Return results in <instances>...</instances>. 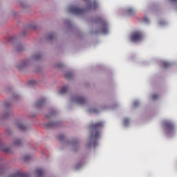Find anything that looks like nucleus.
I'll return each instance as SVG.
<instances>
[{"instance_id": "1", "label": "nucleus", "mask_w": 177, "mask_h": 177, "mask_svg": "<svg viewBox=\"0 0 177 177\" xmlns=\"http://www.w3.org/2000/svg\"><path fill=\"white\" fill-rule=\"evenodd\" d=\"M103 125H104L103 122H98L95 124L92 123L90 125V129L91 130L90 144L93 142V147H96V146H97V142L96 141L97 140L98 138H100V131L99 129H100V128H103Z\"/></svg>"}, {"instance_id": "2", "label": "nucleus", "mask_w": 177, "mask_h": 177, "mask_svg": "<svg viewBox=\"0 0 177 177\" xmlns=\"http://www.w3.org/2000/svg\"><path fill=\"white\" fill-rule=\"evenodd\" d=\"M143 39V34L140 31L133 32L130 35V41L132 42H139Z\"/></svg>"}, {"instance_id": "3", "label": "nucleus", "mask_w": 177, "mask_h": 177, "mask_svg": "<svg viewBox=\"0 0 177 177\" xmlns=\"http://www.w3.org/2000/svg\"><path fill=\"white\" fill-rule=\"evenodd\" d=\"M69 12H71V13H74L75 15H84L85 13V10L75 6H71L69 8Z\"/></svg>"}, {"instance_id": "4", "label": "nucleus", "mask_w": 177, "mask_h": 177, "mask_svg": "<svg viewBox=\"0 0 177 177\" xmlns=\"http://www.w3.org/2000/svg\"><path fill=\"white\" fill-rule=\"evenodd\" d=\"M97 21L102 24L103 26L102 28V31L104 32V34H107V32H109L107 22H106V21L103 19V18H97Z\"/></svg>"}, {"instance_id": "5", "label": "nucleus", "mask_w": 177, "mask_h": 177, "mask_svg": "<svg viewBox=\"0 0 177 177\" xmlns=\"http://www.w3.org/2000/svg\"><path fill=\"white\" fill-rule=\"evenodd\" d=\"M72 100L77 104H85L86 103L85 98L81 95H77L75 98H73Z\"/></svg>"}, {"instance_id": "6", "label": "nucleus", "mask_w": 177, "mask_h": 177, "mask_svg": "<svg viewBox=\"0 0 177 177\" xmlns=\"http://www.w3.org/2000/svg\"><path fill=\"white\" fill-rule=\"evenodd\" d=\"M165 126L167 132H172L175 129V126L174 125V123L169 121H165Z\"/></svg>"}, {"instance_id": "7", "label": "nucleus", "mask_w": 177, "mask_h": 177, "mask_svg": "<svg viewBox=\"0 0 177 177\" xmlns=\"http://www.w3.org/2000/svg\"><path fill=\"white\" fill-rule=\"evenodd\" d=\"M8 177H28V176L17 170L15 172H14L12 174L10 175Z\"/></svg>"}, {"instance_id": "8", "label": "nucleus", "mask_w": 177, "mask_h": 177, "mask_svg": "<svg viewBox=\"0 0 177 177\" xmlns=\"http://www.w3.org/2000/svg\"><path fill=\"white\" fill-rule=\"evenodd\" d=\"M35 175L37 177H41L42 175H44V171L42 169H37L35 170Z\"/></svg>"}, {"instance_id": "9", "label": "nucleus", "mask_w": 177, "mask_h": 177, "mask_svg": "<svg viewBox=\"0 0 177 177\" xmlns=\"http://www.w3.org/2000/svg\"><path fill=\"white\" fill-rule=\"evenodd\" d=\"M44 104H45V99L39 100L36 103L37 107H42Z\"/></svg>"}, {"instance_id": "10", "label": "nucleus", "mask_w": 177, "mask_h": 177, "mask_svg": "<svg viewBox=\"0 0 177 177\" xmlns=\"http://www.w3.org/2000/svg\"><path fill=\"white\" fill-rule=\"evenodd\" d=\"M27 63H28V61H22L21 63V65H17V68H19V70H21V68L27 66Z\"/></svg>"}, {"instance_id": "11", "label": "nucleus", "mask_w": 177, "mask_h": 177, "mask_svg": "<svg viewBox=\"0 0 177 177\" xmlns=\"http://www.w3.org/2000/svg\"><path fill=\"white\" fill-rule=\"evenodd\" d=\"M59 125V123L55 122H50L46 124V127H57Z\"/></svg>"}, {"instance_id": "12", "label": "nucleus", "mask_w": 177, "mask_h": 177, "mask_svg": "<svg viewBox=\"0 0 177 177\" xmlns=\"http://www.w3.org/2000/svg\"><path fill=\"white\" fill-rule=\"evenodd\" d=\"M127 14H129L130 16H132L133 15H135V10L132 8H129L127 10Z\"/></svg>"}, {"instance_id": "13", "label": "nucleus", "mask_w": 177, "mask_h": 177, "mask_svg": "<svg viewBox=\"0 0 177 177\" xmlns=\"http://www.w3.org/2000/svg\"><path fill=\"white\" fill-rule=\"evenodd\" d=\"M67 91H68V88H67V86H64L59 91V94L64 95V93H67Z\"/></svg>"}, {"instance_id": "14", "label": "nucleus", "mask_w": 177, "mask_h": 177, "mask_svg": "<svg viewBox=\"0 0 177 177\" xmlns=\"http://www.w3.org/2000/svg\"><path fill=\"white\" fill-rule=\"evenodd\" d=\"M17 126L20 131H25L27 129V127H26L24 124H17Z\"/></svg>"}, {"instance_id": "15", "label": "nucleus", "mask_w": 177, "mask_h": 177, "mask_svg": "<svg viewBox=\"0 0 177 177\" xmlns=\"http://www.w3.org/2000/svg\"><path fill=\"white\" fill-rule=\"evenodd\" d=\"M24 49V47L23 46V44H18L17 46V51L21 52V50H23Z\"/></svg>"}, {"instance_id": "16", "label": "nucleus", "mask_w": 177, "mask_h": 177, "mask_svg": "<svg viewBox=\"0 0 177 177\" xmlns=\"http://www.w3.org/2000/svg\"><path fill=\"white\" fill-rule=\"evenodd\" d=\"M15 146H21V141H20L19 139H16L14 142Z\"/></svg>"}, {"instance_id": "17", "label": "nucleus", "mask_w": 177, "mask_h": 177, "mask_svg": "<svg viewBox=\"0 0 177 177\" xmlns=\"http://www.w3.org/2000/svg\"><path fill=\"white\" fill-rule=\"evenodd\" d=\"M72 77H73L72 73H67L66 74H65V78H66V80H70V78H71Z\"/></svg>"}, {"instance_id": "18", "label": "nucleus", "mask_w": 177, "mask_h": 177, "mask_svg": "<svg viewBox=\"0 0 177 177\" xmlns=\"http://www.w3.org/2000/svg\"><path fill=\"white\" fill-rule=\"evenodd\" d=\"M1 151H5V153H8V151H10V149L9 148L3 149V147L1 145Z\"/></svg>"}, {"instance_id": "19", "label": "nucleus", "mask_w": 177, "mask_h": 177, "mask_svg": "<svg viewBox=\"0 0 177 177\" xmlns=\"http://www.w3.org/2000/svg\"><path fill=\"white\" fill-rule=\"evenodd\" d=\"M158 97L159 96L157 94L152 95V100H157Z\"/></svg>"}, {"instance_id": "20", "label": "nucleus", "mask_w": 177, "mask_h": 177, "mask_svg": "<svg viewBox=\"0 0 177 177\" xmlns=\"http://www.w3.org/2000/svg\"><path fill=\"white\" fill-rule=\"evenodd\" d=\"M28 85H35L37 84V82L35 80H30L28 82Z\"/></svg>"}, {"instance_id": "21", "label": "nucleus", "mask_w": 177, "mask_h": 177, "mask_svg": "<svg viewBox=\"0 0 177 177\" xmlns=\"http://www.w3.org/2000/svg\"><path fill=\"white\" fill-rule=\"evenodd\" d=\"M64 139V136L63 134H60L58 136V140H63Z\"/></svg>"}, {"instance_id": "22", "label": "nucleus", "mask_w": 177, "mask_h": 177, "mask_svg": "<svg viewBox=\"0 0 177 177\" xmlns=\"http://www.w3.org/2000/svg\"><path fill=\"white\" fill-rule=\"evenodd\" d=\"M124 122L125 125H128V124H129V119L128 118L124 119Z\"/></svg>"}, {"instance_id": "23", "label": "nucleus", "mask_w": 177, "mask_h": 177, "mask_svg": "<svg viewBox=\"0 0 177 177\" xmlns=\"http://www.w3.org/2000/svg\"><path fill=\"white\" fill-rule=\"evenodd\" d=\"M10 106V104H9V102L4 103V107H6V109H8V107H9Z\"/></svg>"}, {"instance_id": "24", "label": "nucleus", "mask_w": 177, "mask_h": 177, "mask_svg": "<svg viewBox=\"0 0 177 177\" xmlns=\"http://www.w3.org/2000/svg\"><path fill=\"white\" fill-rule=\"evenodd\" d=\"M133 106L134 107H138V106H139V102L138 101L134 102Z\"/></svg>"}, {"instance_id": "25", "label": "nucleus", "mask_w": 177, "mask_h": 177, "mask_svg": "<svg viewBox=\"0 0 177 177\" xmlns=\"http://www.w3.org/2000/svg\"><path fill=\"white\" fill-rule=\"evenodd\" d=\"M163 65H164V67H169V63L168 62H164Z\"/></svg>"}, {"instance_id": "26", "label": "nucleus", "mask_w": 177, "mask_h": 177, "mask_svg": "<svg viewBox=\"0 0 177 177\" xmlns=\"http://www.w3.org/2000/svg\"><path fill=\"white\" fill-rule=\"evenodd\" d=\"M8 115H9V113H6L1 116V118H8Z\"/></svg>"}, {"instance_id": "27", "label": "nucleus", "mask_w": 177, "mask_h": 177, "mask_svg": "<svg viewBox=\"0 0 177 177\" xmlns=\"http://www.w3.org/2000/svg\"><path fill=\"white\" fill-rule=\"evenodd\" d=\"M39 57H41V55H37V56H35V57H34V59H35V60H38V59H39Z\"/></svg>"}, {"instance_id": "28", "label": "nucleus", "mask_w": 177, "mask_h": 177, "mask_svg": "<svg viewBox=\"0 0 177 177\" xmlns=\"http://www.w3.org/2000/svg\"><path fill=\"white\" fill-rule=\"evenodd\" d=\"M48 39H53V35H49Z\"/></svg>"}, {"instance_id": "29", "label": "nucleus", "mask_w": 177, "mask_h": 177, "mask_svg": "<svg viewBox=\"0 0 177 177\" xmlns=\"http://www.w3.org/2000/svg\"><path fill=\"white\" fill-rule=\"evenodd\" d=\"M24 160L25 161H27V160H30V156H25Z\"/></svg>"}, {"instance_id": "30", "label": "nucleus", "mask_w": 177, "mask_h": 177, "mask_svg": "<svg viewBox=\"0 0 177 177\" xmlns=\"http://www.w3.org/2000/svg\"><path fill=\"white\" fill-rule=\"evenodd\" d=\"M4 170H5V169L3 168V167L1 166V175H2V174H3Z\"/></svg>"}, {"instance_id": "31", "label": "nucleus", "mask_w": 177, "mask_h": 177, "mask_svg": "<svg viewBox=\"0 0 177 177\" xmlns=\"http://www.w3.org/2000/svg\"><path fill=\"white\" fill-rule=\"evenodd\" d=\"M93 6H94V8H96V6H97V3H96L95 2H94Z\"/></svg>"}, {"instance_id": "32", "label": "nucleus", "mask_w": 177, "mask_h": 177, "mask_svg": "<svg viewBox=\"0 0 177 177\" xmlns=\"http://www.w3.org/2000/svg\"><path fill=\"white\" fill-rule=\"evenodd\" d=\"M93 113H97V109H93Z\"/></svg>"}, {"instance_id": "33", "label": "nucleus", "mask_w": 177, "mask_h": 177, "mask_svg": "<svg viewBox=\"0 0 177 177\" xmlns=\"http://www.w3.org/2000/svg\"><path fill=\"white\" fill-rule=\"evenodd\" d=\"M81 165H82V164H79L77 167H76V169H77V168H80V167H81Z\"/></svg>"}, {"instance_id": "34", "label": "nucleus", "mask_w": 177, "mask_h": 177, "mask_svg": "<svg viewBox=\"0 0 177 177\" xmlns=\"http://www.w3.org/2000/svg\"><path fill=\"white\" fill-rule=\"evenodd\" d=\"M171 2H177V0H170Z\"/></svg>"}, {"instance_id": "35", "label": "nucleus", "mask_w": 177, "mask_h": 177, "mask_svg": "<svg viewBox=\"0 0 177 177\" xmlns=\"http://www.w3.org/2000/svg\"><path fill=\"white\" fill-rule=\"evenodd\" d=\"M147 21V19H145V21Z\"/></svg>"}, {"instance_id": "36", "label": "nucleus", "mask_w": 177, "mask_h": 177, "mask_svg": "<svg viewBox=\"0 0 177 177\" xmlns=\"http://www.w3.org/2000/svg\"><path fill=\"white\" fill-rule=\"evenodd\" d=\"M84 1H86V0H84Z\"/></svg>"}]
</instances>
